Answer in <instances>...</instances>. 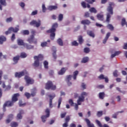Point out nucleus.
<instances>
[{
	"mask_svg": "<svg viewBox=\"0 0 127 127\" xmlns=\"http://www.w3.org/2000/svg\"><path fill=\"white\" fill-rule=\"evenodd\" d=\"M24 46L26 47V49H33L34 48V46L28 45V44H25Z\"/></svg>",
	"mask_w": 127,
	"mask_h": 127,
	"instance_id": "a878e982",
	"label": "nucleus"
},
{
	"mask_svg": "<svg viewBox=\"0 0 127 127\" xmlns=\"http://www.w3.org/2000/svg\"><path fill=\"white\" fill-rule=\"evenodd\" d=\"M19 96V93H15L14 94L12 97V101H7L3 105V108H5V107H11L13 106V103H15V102H17L18 101V96Z\"/></svg>",
	"mask_w": 127,
	"mask_h": 127,
	"instance_id": "7ed1b4c3",
	"label": "nucleus"
},
{
	"mask_svg": "<svg viewBox=\"0 0 127 127\" xmlns=\"http://www.w3.org/2000/svg\"><path fill=\"white\" fill-rule=\"evenodd\" d=\"M36 92H37V89L36 88H34L31 90V94L29 93L25 92L24 95L26 97L27 99H29L30 97H34L36 95Z\"/></svg>",
	"mask_w": 127,
	"mask_h": 127,
	"instance_id": "6e6552de",
	"label": "nucleus"
},
{
	"mask_svg": "<svg viewBox=\"0 0 127 127\" xmlns=\"http://www.w3.org/2000/svg\"><path fill=\"white\" fill-rule=\"evenodd\" d=\"M44 66L45 69H48V62L45 61L44 62Z\"/></svg>",
	"mask_w": 127,
	"mask_h": 127,
	"instance_id": "a19ab883",
	"label": "nucleus"
},
{
	"mask_svg": "<svg viewBox=\"0 0 127 127\" xmlns=\"http://www.w3.org/2000/svg\"><path fill=\"white\" fill-rule=\"evenodd\" d=\"M41 46H42V47H45L47 46V42H44L41 43Z\"/></svg>",
	"mask_w": 127,
	"mask_h": 127,
	"instance_id": "3c124183",
	"label": "nucleus"
},
{
	"mask_svg": "<svg viewBox=\"0 0 127 127\" xmlns=\"http://www.w3.org/2000/svg\"><path fill=\"white\" fill-rule=\"evenodd\" d=\"M25 105H26V103L22 104V101H20L19 102V107H24V106H25Z\"/></svg>",
	"mask_w": 127,
	"mask_h": 127,
	"instance_id": "603ef678",
	"label": "nucleus"
},
{
	"mask_svg": "<svg viewBox=\"0 0 127 127\" xmlns=\"http://www.w3.org/2000/svg\"><path fill=\"white\" fill-rule=\"evenodd\" d=\"M23 35H28L29 34V31L27 30H23L21 32Z\"/></svg>",
	"mask_w": 127,
	"mask_h": 127,
	"instance_id": "4c0bfd02",
	"label": "nucleus"
},
{
	"mask_svg": "<svg viewBox=\"0 0 127 127\" xmlns=\"http://www.w3.org/2000/svg\"><path fill=\"white\" fill-rule=\"evenodd\" d=\"M42 11L43 12H45L46 11V7H45V4H44L42 5Z\"/></svg>",
	"mask_w": 127,
	"mask_h": 127,
	"instance_id": "0e129e2a",
	"label": "nucleus"
},
{
	"mask_svg": "<svg viewBox=\"0 0 127 127\" xmlns=\"http://www.w3.org/2000/svg\"><path fill=\"white\" fill-rule=\"evenodd\" d=\"M84 17H90V13L89 12H85L84 15Z\"/></svg>",
	"mask_w": 127,
	"mask_h": 127,
	"instance_id": "864d4df0",
	"label": "nucleus"
},
{
	"mask_svg": "<svg viewBox=\"0 0 127 127\" xmlns=\"http://www.w3.org/2000/svg\"><path fill=\"white\" fill-rule=\"evenodd\" d=\"M98 78L99 80H104L105 78V75H104V74H100Z\"/></svg>",
	"mask_w": 127,
	"mask_h": 127,
	"instance_id": "8fccbe9b",
	"label": "nucleus"
},
{
	"mask_svg": "<svg viewBox=\"0 0 127 127\" xmlns=\"http://www.w3.org/2000/svg\"><path fill=\"white\" fill-rule=\"evenodd\" d=\"M34 59L35 60L33 64L34 67H39V61L43 59V56L42 55H39L38 56H34Z\"/></svg>",
	"mask_w": 127,
	"mask_h": 127,
	"instance_id": "20e7f679",
	"label": "nucleus"
},
{
	"mask_svg": "<svg viewBox=\"0 0 127 127\" xmlns=\"http://www.w3.org/2000/svg\"><path fill=\"white\" fill-rule=\"evenodd\" d=\"M57 42L60 46H63V41L61 38H59L57 40Z\"/></svg>",
	"mask_w": 127,
	"mask_h": 127,
	"instance_id": "c85d7f7f",
	"label": "nucleus"
},
{
	"mask_svg": "<svg viewBox=\"0 0 127 127\" xmlns=\"http://www.w3.org/2000/svg\"><path fill=\"white\" fill-rule=\"evenodd\" d=\"M49 74L50 76H53V75H54V71H53V70H50L49 71Z\"/></svg>",
	"mask_w": 127,
	"mask_h": 127,
	"instance_id": "69168bd1",
	"label": "nucleus"
},
{
	"mask_svg": "<svg viewBox=\"0 0 127 127\" xmlns=\"http://www.w3.org/2000/svg\"><path fill=\"white\" fill-rule=\"evenodd\" d=\"M78 40L79 44H83V42L84 41V40H83V37L82 36H78Z\"/></svg>",
	"mask_w": 127,
	"mask_h": 127,
	"instance_id": "72a5a7b5",
	"label": "nucleus"
},
{
	"mask_svg": "<svg viewBox=\"0 0 127 127\" xmlns=\"http://www.w3.org/2000/svg\"><path fill=\"white\" fill-rule=\"evenodd\" d=\"M10 126L11 127H16L18 126V124H17L16 122H12L10 124Z\"/></svg>",
	"mask_w": 127,
	"mask_h": 127,
	"instance_id": "58836bf2",
	"label": "nucleus"
},
{
	"mask_svg": "<svg viewBox=\"0 0 127 127\" xmlns=\"http://www.w3.org/2000/svg\"><path fill=\"white\" fill-rule=\"evenodd\" d=\"M87 34L89 36H90V37H92V38H95V33H94V32L93 31H87Z\"/></svg>",
	"mask_w": 127,
	"mask_h": 127,
	"instance_id": "4be33fe9",
	"label": "nucleus"
},
{
	"mask_svg": "<svg viewBox=\"0 0 127 127\" xmlns=\"http://www.w3.org/2000/svg\"><path fill=\"white\" fill-rule=\"evenodd\" d=\"M52 50L53 51V56L54 59L56 60L57 58V56L56 55V48L55 47H53Z\"/></svg>",
	"mask_w": 127,
	"mask_h": 127,
	"instance_id": "5701e85b",
	"label": "nucleus"
},
{
	"mask_svg": "<svg viewBox=\"0 0 127 127\" xmlns=\"http://www.w3.org/2000/svg\"><path fill=\"white\" fill-rule=\"evenodd\" d=\"M65 71H66V69H65L64 67H63L61 69V71L58 72V74L59 75H63V74H64V73H65Z\"/></svg>",
	"mask_w": 127,
	"mask_h": 127,
	"instance_id": "c756f323",
	"label": "nucleus"
},
{
	"mask_svg": "<svg viewBox=\"0 0 127 127\" xmlns=\"http://www.w3.org/2000/svg\"><path fill=\"white\" fill-rule=\"evenodd\" d=\"M89 61V58L88 57H84L82 59L81 61V63H87Z\"/></svg>",
	"mask_w": 127,
	"mask_h": 127,
	"instance_id": "e433bc0d",
	"label": "nucleus"
},
{
	"mask_svg": "<svg viewBox=\"0 0 127 127\" xmlns=\"http://www.w3.org/2000/svg\"><path fill=\"white\" fill-rule=\"evenodd\" d=\"M38 11L37 10H35V11H33L31 14V15H36V14H37L38 13Z\"/></svg>",
	"mask_w": 127,
	"mask_h": 127,
	"instance_id": "052dcab7",
	"label": "nucleus"
},
{
	"mask_svg": "<svg viewBox=\"0 0 127 127\" xmlns=\"http://www.w3.org/2000/svg\"><path fill=\"white\" fill-rule=\"evenodd\" d=\"M81 87L83 90H85V89H86V84L84 83H82Z\"/></svg>",
	"mask_w": 127,
	"mask_h": 127,
	"instance_id": "774afa93",
	"label": "nucleus"
},
{
	"mask_svg": "<svg viewBox=\"0 0 127 127\" xmlns=\"http://www.w3.org/2000/svg\"><path fill=\"white\" fill-rule=\"evenodd\" d=\"M89 11L91 13H97V12H98V11L97 10V9H96L95 8V7H91L89 9Z\"/></svg>",
	"mask_w": 127,
	"mask_h": 127,
	"instance_id": "cd10ccee",
	"label": "nucleus"
},
{
	"mask_svg": "<svg viewBox=\"0 0 127 127\" xmlns=\"http://www.w3.org/2000/svg\"><path fill=\"white\" fill-rule=\"evenodd\" d=\"M126 24H127V22H126V19L123 18L122 19V22H121L122 26H124Z\"/></svg>",
	"mask_w": 127,
	"mask_h": 127,
	"instance_id": "c03bdc74",
	"label": "nucleus"
},
{
	"mask_svg": "<svg viewBox=\"0 0 127 127\" xmlns=\"http://www.w3.org/2000/svg\"><path fill=\"white\" fill-rule=\"evenodd\" d=\"M6 40V38L4 37V36H0V44H2L3 43V42L5 41Z\"/></svg>",
	"mask_w": 127,
	"mask_h": 127,
	"instance_id": "393cba45",
	"label": "nucleus"
},
{
	"mask_svg": "<svg viewBox=\"0 0 127 127\" xmlns=\"http://www.w3.org/2000/svg\"><path fill=\"white\" fill-rule=\"evenodd\" d=\"M68 103L71 106H73L74 105V102H73V100L72 99H69L68 101Z\"/></svg>",
	"mask_w": 127,
	"mask_h": 127,
	"instance_id": "680f3d73",
	"label": "nucleus"
},
{
	"mask_svg": "<svg viewBox=\"0 0 127 127\" xmlns=\"http://www.w3.org/2000/svg\"><path fill=\"white\" fill-rule=\"evenodd\" d=\"M19 27V26H17V27H15V28L11 27L9 28L8 30L5 32V34H6V35H7L8 34H10V33H11L12 32L16 33L19 30V28H18Z\"/></svg>",
	"mask_w": 127,
	"mask_h": 127,
	"instance_id": "0eeeda50",
	"label": "nucleus"
},
{
	"mask_svg": "<svg viewBox=\"0 0 127 127\" xmlns=\"http://www.w3.org/2000/svg\"><path fill=\"white\" fill-rule=\"evenodd\" d=\"M58 27V23H54L52 26V28L49 30H47V33H50V39L51 40H53L55 39V32H56V29Z\"/></svg>",
	"mask_w": 127,
	"mask_h": 127,
	"instance_id": "f03ea898",
	"label": "nucleus"
},
{
	"mask_svg": "<svg viewBox=\"0 0 127 127\" xmlns=\"http://www.w3.org/2000/svg\"><path fill=\"white\" fill-rule=\"evenodd\" d=\"M71 45L72 46H78L79 45V44H78V42L76 41H74L72 42Z\"/></svg>",
	"mask_w": 127,
	"mask_h": 127,
	"instance_id": "09e8293b",
	"label": "nucleus"
},
{
	"mask_svg": "<svg viewBox=\"0 0 127 127\" xmlns=\"http://www.w3.org/2000/svg\"><path fill=\"white\" fill-rule=\"evenodd\" d=\"M81 5L82 6V7H83V8H86V7H87V6L86 5V2L82 1L81 2Z\"/></svg>",
	"mask_w": 127,
	"mask_h": 127,
	"instance_id": "338daca9",
	"label": "nucleus"
},
{
	"mask_svg": "<svg viewBox=\"0 0 127 127\" xmlns=\"http://www.w3.org/2000/svg\"><path fill=\"white\" fill-rule=\"evenodd\" d=\"M6 0H0V3L1 5L6 6Z\"/></svg>",
	"mask_w": 127,
	"mask_h": 127,
	"instance_id": "ea45409f",
	"label": "nucleus"
},
{
	"mask_svg": "<svg viewBox=\"0 0 127 127\" xmlns=\"http://www.w3.org/2000/svg\"><path fill=\"white\" fill-rule=\"evenodd\" d=\"M79 74V71L78 70L75 71L73 73L72 78L74 80H76L77 79V75Z\"/></svg>",
	"mask_w": 127,
	"mask_h": 127,
	"instance_id": "bb28decb",
	"label": "nucleus"
},
{
	"mask_svg": "<svg viewBox=\"0 0 127 127\" xmlns=\"http://www.w3.org/2000/svg\"><path fill=\"white\" fill-rule=\"evenodd\" d=\"M20 57L21 58H26V57H27V55L24 52H22L20 54Z\"/></svg>",
	"mask_w": 127,
	"mask_h": 127,
	"instance_id": "c9c22d12",
	"label": "nucleus"
},
{
	"mask_svg": "<svg viewBox=\"0 0 127 127\" xmlns=\"http://www.w3.org/2000/svg\"><path fill=\"white\" fill-rule=\"evenodd\" d=\"M58 8V7L56 5H50V6H49L48 7V10H55V9H57Z\"/></svg>",
	"mask_w": 127,
	"mask_h": 127,
	"instance_id": "b1692460",
	"label": "nucleus"
},
{
	"mask_svg": "<svg viewBox=\"0 0 127 127\" xmlns=\"http://www.w3.org/2000/svg\"><path fill=\"white\" fill-rule=\"evenodd\" d=\"M24 71H21L19 72H15V77L16 78H21L22 76H24Z\"/></svg>",
	"mask_w": 127,
	"mask_h": 127,
	"instance_id": "2eb2a0df",
	"label": "nucleus"
},
{
	"mask_svg": "<svg viewBox=\"0 0 127 127\" xmlns=\"http://www.w3.org/2000/svg\"><path fill=\"white\" fill-rule=\"evenodd\" d=\"M59 21H62L63 20V15L62 14H60L58 17Z\"/></svg>",
	"mask_w": 127,
	"mask_h": 127,
	"instance_id": "37998d69",
	"label": "nucleus"
},
{
	"mask_svg": "<svg viewBox=\"0 0 127 127\" xmlns=\"http://www.w3.org/2000/svg\"><path fill=\"white\" fill-rule=\"evenodd\" d=\"M49 97L50 98V108H52V100H53L55 97H56L55 94H53L52 95H49Z\"/></svg>",
	"mask_w": 127,
	"mask_h": 127,
	"instance_id": "dca6fc26",
	"label": "nucleus"
},
{
	"mask_svg": "<svg viewBox=\"0 0 127 127\" xmlns=\"http://www.w3.org/2000/svg\"><path fill=\"white\" fill-rule=\"evenodd\" d=\"M19 58H20V56H19V55H17L13 58L12 60L14 62V63H13V65H15V64H17V63H18Z\"/></svg>",
	"mask_w": 127,
	"mask_h": 127,
	"instance_id": "4468645a",
	"label": "nucleus"
},
{
	"mask_svg": "<svg viewBox=\"0 0 127 127\" xmlns=\"http://www.w3.org/2000/svg\"><path fill=\"white\" fill-rule=\"evenodd\" d=\"M84 96H88V93L86 92H82L81 96L78 97V99L77 101V105H80L82 104V102L85 101V97Z\"/></svg>",
	"mask_w": 127,
	"mask_h": 127,
	"instance_id": "39448f33",
	"label": "nucleus"
},
{
	"mask_svg": "<svg viewBox=\"0 0 127 127\" xmlns=\"http://www.w3.org/2000/svg\"><path fill=\"white\" fill-rule=\"evenodd\" d=\"M72 78V75H69L66 76V81L67 82L70 81L71 79Z\"/></svg>",
	"mask_w": 127,
	"mask_h": 127,
	"instance_id": "6e6d98bb",
	"label": "nucleus"
},
{
	"mask_svg": "<svg viewBox=\"0 0 127 127\" xmlns=\"http://www.w3.org/2000/svg\"><path fill=\"white\" fill-rule=\"evenodd\" d=\"M66 115H67V113L64 112V113H62L61 114V119H64V117H66Z\"/></svg>",
	"mask_w": 127,
	"mask_h": 127,
	"instance_id": "e2e57ef3",
	"label": "nucleus"
},
{
	"mask_svg": "<svg viewBox=\"0 0 127 127\" xmlns=\"http://www.w3.org/2000/svg\"><path fill=\"white\" fill-rule=\"evenodd\" d=\"M114 4V2H110L109 6H108L107 8V13H106V19L105 21L107 23H110L112 15L114 14V8H113Z\"/></svg>",
	"mask_w": 127,
	"mask_h": 127,
	"instance_id": "f257e3e1",
	"label": "nucleus"
},
{
	"mask_svg": "<svg viewBox=\"0 0 127 127\" xmlns=\"http://www.w3.org/2000/svg\"><path fill=\"white\" fill-rule=\"evenodd\" d=\"M113 76L114 77H118V76H119V75L118 74V70H115L114 72H113Z\"/></svg>",
	"mask_w": 127,
	"mask_h": 127,
	"instance_id": "5fc2aeb1",
	"label": "nucleus"
},
{
	"mask_svg": "<svg viewBox=\"0 0 127 127\" xmlns=\"http://www.w3.org/2000/svg\"><path fill=\"white\" fill-rule=\"evenodd\" d=\"M110 36H111V33L108 32L106 34V37H105L103 41V44H106V43H107V41L109 39V37H110Z\"/></svg>",
	"mask_w": 127,
	"mask_h": 127,
	"instance_id": "f3484780",
	"label": "nucleus"
},
{
	"mask_svg": "<svg viewBox=\"0 0 127 127\" xmlns=\"http://www.w3.org/2000/svg\"><path fill=\"white\" fill-rule=\"evenodd\" d=\"M27 41L30 43V44L32 43L35 45L37 44V39H35L33 35H30V37L28 38Z\"/></svg>",
	"mask_w": 127,
	"mask_h": 127,
	"instance_id": "1a4fd4ad",
	"label": "nucleus"
},
{
	"mask_svg": "<svg viewBox=\"0 0 127 127\" xmlns=\"http://www.w3.org/2000/svg\"><path fill=\"white\" fill-rule=\"evenodd\" d=\"M45 88L47 90H50L51 89V90L55 91V90H56V85H53L52 81H48L46 84Z\"/></svg>",
	"mask_w": 127,
	"mask_h": 127,
	"instance_id": "423d86ee",
	"label": "nucleus"
},
{
	"mask_svg": "<svg viewBox=\"0 0 127 127\" xmlns=\"http://www.w3.org/2000/svg\"><path fill=\"white\" fill-rule=\"evenodd\" d=\"M45 113L47 114L46 115H44L41 117L42 121L43 123H45L46 122V119L47 118H49L50 116V110L49 109L47 108L46 109Z\"/></svg>",
	"mask_w": 127,
	"mask_h": 127,
	"instance_id": "9d476101",
	"label": "nucleus"
},
{
	"mask_svg": "<svg viewBox=\"0 0 127 127\" xmlns=\"http://www.w3.org/2000/svg\"><path fill=\"white\" fill-rule=\"evenodd\" d=\"M2 88L3 89H4V88H5V91H9V90H10L11 88V86H10V85L5 86V83L3 82L2 83Z\"/></svg>",
	"mask_w": 127,
	"mask_h": 127,
	"instance_id": "412c9836",
	"label": "nucleus"
},
{
	"mask_svg": "<svg viewBox=\"0 0 127 127\" xmlns=\"http://www.w3.org/2000/svg\"><path fill=\"white\" fill-rule=\"evenodd\" d=\"M97 17L98 20H100L101 21H103L104 20V14L102 13H98L97 15Z\"/></svg>",
	"mask_w": 127,
	"mask_h": 127,
	"instance_id": "a211bd4d",
	"label": "nucleus"
},
{
	"mask_svg": "<svg viewBox=\"0 0 127 127\" xmlns=\"http://www.w3.org/2000/svg\"><path fill=\"white\" fill-rule=\"evenodd\" d=\"M84 121L85 123H86V125L88 127H95V125H94V124L91 123V121H90V120L85 118L84 119Z\"/></svg>",
	"mask_w": 127,
	"mask_h": 127,
	"instance_id": "ddd939ff",
	"label": "nucleus"
},
{
	"mask_svg": "<svg viewBox=\"0 0 127 127\" xmlns=\"http://www.w3.org/2000/svg\"><path fill=\"white\" fill-rule=\"evenodd\" d=\"M30 25H34L36 27H39L41 25V21L39 19L38 21L35 20H33L31 22H30Z\"/></svg>",
	"mask_w": 127,
	"mask_h": 127,
	"instance_id": "9b49d317",
	"label": "nucleus"
},
{
	"mask_svg": "<svg viewBox=\"0 0 127 127\" xmlns=\"http://www.w3.org/2000/svg\"><path fill=\"white\" fill-rule=\"evenodd\" d=\"M81 23L82 24L89 25L90 24V23H91V22L90 21V20L86 19V20H82Z\"/></svg>",
	"mask_w": 127,
	"mask_h": 127,
	"instance_id": "2f4dec72",
	"label": "nucleus"
},
{
	"mask_svg": "<svg viewBox=\"0 0 127 127\" xmlns=\"http://www.w3.org/2000/svg\"><path fill=\"white\" fill-rule=\"evenodd\" d=\"M95 122L97 125H98L99 127H103V125H102V123H101V122H100L99 120H96Z\"/></svg>",
	"mask_w": 127,
	"mask_h": 127,
	"instance_id": "49530a36",
	"label": "nucleus"
},
{
	"mask_svg": "<svg viewBox=\"0 0 127 127\" xmlns=\"http://www.w3.org/2000/svg\"><path fill=\"white\" fill-rule=\"evenodd\" d=\"M99 97L101 100H103L104 98H105V92H100L99 93Z\"/></svg>",
	"mask_w": 127,
	"mask_h": 127,
	"instance_id": "473e14b6",
	"label": "nucleus"
},
{
	"mask_svg": "<svg viewBox=\"0 0 127 127\" xmlns=\"http://www.w3.org/2000/svg\"><path fill=\"white\" fill-rule=\"evenodd\" d=\"M107 27L108 29H110V30H111V31H113L114 30V26L111 24H108L107 26Z\"/></svg>",
	"mask_w": 127,
	"mask_h": 127,
	"instance_id": "f704fd0d",
	"label": "nucleus"
},
{
	"mask_svg": "<svg viewBox=\"0 0 127 127\" xmlns=\"http://www.w3.org/2000/svg\"><path fill=\"white\" fill-rule=\"evenodd\" d=\"M8 118L9 119L6 120V124H9V123H10V121H11V119L13 118V115L10 114L9 115Z\"/></svg>",
	"mask_w": 127,
	"mask_h": 127,
	"instance_id": "7c9ffc66",
	"label": "nucleus"
},
{
	"mask_svg": "<svg viewBox=\"0 0 127 127\" xmlns=\"http://www.w3.org/2000/svg\"><path fill=\"white\" fill-rule=\"evenodd\" d=\"M23 114H24L23 110H20L19 114H18L17 115V119L18 120H21V119H22V116H21V115H23Z\"/></svg>",
	"mask_w": 127,
	"mask_h": 127,
	"instance_id": "6ab92c4d",
	"label": "nucleus"
},
{
	"mask_svg": "<svg viewBox=\"0 0 127 127\" xmlns=\"http://www.w3.org/2000/svg\"><path fill=\"white\" fill-rule=\"evenodd\" d=\"M70 121V116H67L66 117L65 119V123H69V121Z\"/></svg>",
	"mask_w": 127,
	"mask_h": 127,
	"instance_id": "4d7b16f0",
	"label": "nucleus"
},
{
	"mask_svg": "<svg viewBox=\"0 0 127 127\" xmlns=\"http://www.w3.org/2000/svg\"><path fill=\"white\" fill-rule=\"evenodd\" d=\"M24 79L28 85H32L34 83V80L27 75H25Z\"/></svg>",
	"mask_w": 127,
	"mask_h": 127,
	"instance_id": "f8f14e48",
	"label": "nucleus"
},
{
	"mask_svg": "<svg viewBox=\"0 0 127 127\" xmlns=\"http://www.w3.org/2000/svg\"><path fill=\"white\" fill-rule=\"evenodd\" d=\"M17 42L18 45L24 46L25 44V43H24V42L23 41V40H22L21 39H18L17 40Z\"/></svg>",
	"mask_w": 127,
	"mask_h": 127,
	"instance_id": "aec40b11",
	"label": "nucleus"
},
{
	"mask_svg": "<svg viewBox=\"0 0 127 127\" xmlns=\"http://www.w3.org/2000/svg\"><path fill=\"white\" fill-rule=\"evenodd\" d=\"M97 116L98 117V118H100V117H102L103 116V111H98L97 113Z\"/></svg>",
	"mask_w": 127,
	"mask_h": 127,
	"instance_id": "79ce46f5",
	"label": "nucleus"
},
{
	"mask_svg": "<svg viewBox=\"0 0 127 127\" xmlns=\"http://www.w3.org/2000/svg\"><path fill=\"white\" fill-rule=\"evenodd\" d=\"M62 102V98L60 97L58 101V109L60 108V105H61Z\"/></svg>",
	"mask_w": 127,
	"mask_h": 127,
	"instance_id": "a18cd8bd",
	"label": "nucleus"
},
{
	"mask_svg": "<svg viewBox=\"0 0 127 127\" xmlns=\"http://www.w3.org/2000/svg\"><path fill=\"white\" fill-rule=\"evenodd\" d=\"M12 17H10L9 18H7L6 19V21L7 22H11V21H12Z\"/></svg>",
	"mask_w": 127,
	"mask_h": 127,
	"instance_id": "13d9d810",
	"label": "nucleus"
},
{
	"mask_svg": "<svg viewBox=\"0 0 127 127\" xmlns=\"http://www.w3.org/2000/svg\"><path fill=\"white\" fill-rule=\"evenodd\" d=\"M84 53L88 54L90 52V48H85L84 49Z\"/></svg>",
	"mask_w": 127,
	"mask_h": 127,
	"instance_id": "de8ad7c7",
	"label": "nucleus"
},
{
	"mask_svg": "<svg viewBox=\"0 0 127 127\" xmlns=\"http://www.w3.org/2000/svg\"><path fill=\"white\" fill-rule=\"evenodd\" d=\"M19 5L22 8H24V6H25V4L23 2H21L19 3Z\"/></svg>",
	"mask_w": 127,
	"mask_h": 127,
	"instance_id": "bf43d9fd",
	"label": "nucleus"
}]
</instances>
